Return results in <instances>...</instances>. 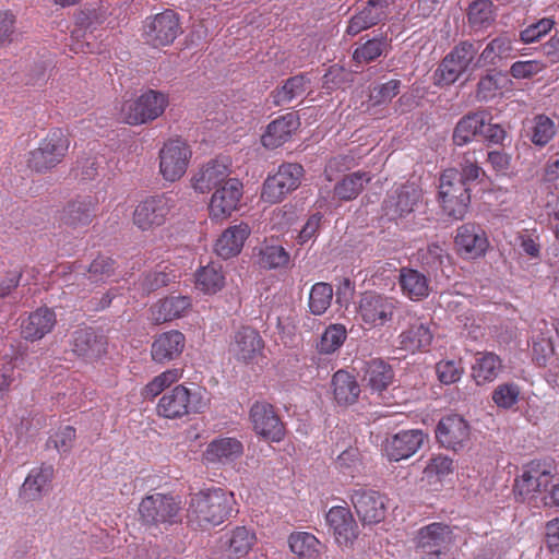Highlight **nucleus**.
<instances>
[{
    "label": "nucleus",
    "mask_w": 559,
    "mask_h": 559,
    "mask_svg": "<svg viewBox=\"0 0 559 559\" xmlns=\"http://www.w3.org/2000/svg\"><path fill=\"white\" fill-rule=\"evenodd\" d=\"M183 376L180 368H171L155 376L141 391L145 400H154L163 393L156 405V413L159 417L166 419H181L193 413H203L209 404L205 392L202 390H190L183 384H177L170 390L174 383H177Z\"/></svg>",
    "instance_id": "1"
},
{
    "label": "nucleus",
    "mask_w": 559,
    "mask_h": 559,
    "mask_svg": "<svg viewBox=\"0 0 559 559\" xmlns=\"http://www.w3.org/2000/svg\"><path fill=\"white\" fill-rule=\"evenodd\" d=\"M236 504L234 492L211 487L191 496L188 519L201 528L217 526L233 513Z\"/></svg>",
    "instance_id": "2"
},
{
    "label": "nucleus",
    "mask_w": 559,
    "mask_h": 559,
    "mask_svg": "<svg viewBox=\"0 0 559 559\" xmlns=\"http://www.w3.org/2000/svg\"><path fill=\"white\" fill-rule=\"evenodd\" d=\"M400 304L394 296L376 290L364 292L356 302V320L366 330L382 329L393 321Z\"/></svg>",
    "instance_id": "3"
},
{
    "label": "nucleus",
    "mask_w": 559,
    "mask_h": 559,
    "mask_svg": "<svg viewBox=\"0 0 559 559\" xmlns=\"http://www.w3.org/2000/svg\"><path fill=\"white\" fill-rule=\"evenodd\" d=\"M168 105L169 97L167 93L147 90L135 98L124 99L121 103L119 116L127 124H145L160 117Z\"/></svg>",
    "instance_id": "4"
},
{
    "label": "nucleus",
    "mask_w": 559,
    "mask_h": 559,
    "mask_svg": "<svg viewBox=\"0 0 559 559\" xmlns=\"http://www.w3.org/2000/svg\"><path fill=\"white\" fill-rule=\"evenodd\" d=\"M459 169H445L440 177L439 197L443 212L454 218L463 219L471 203L469 187L464 183Z\"/></svg>",
    "instance_id": "5"
},
{
    "label": "nucleus",
    "mask_w": 559,
    "mask_h": 559,
    "mask_svg": "<svg viewBox=\"0 0 559 559\" xmlns=\"http://www.w3.org/2000/svg\"><path fill=\"white\" fill-rule=\"evenodd\" d=\"M69 146L68 133L60 128L51 129L39 142L38 147L29 153L28 167L37 173L56 167L67 155Z\"/></svg>",
    "instance_id": "6"
},
{
    "label": "nucleus",
    "mask_w": 559,
    "mask_h": 559,
    "mask_svg": "<svg viewBox=\"0 0 559 559\" xmlns=\"http://www.w3.org/2000/svg\"><path fill=\"white\" fill-rule=\"evenodd\" d=\"M192 150L186 140L171 138L165 141L158 152V170L167 182L180 180L190 164Z\"/></svg>",
    "instance_id": "7"
},
{
    "label": "nucleus",
    "mask_w": 559,
    "mask_h": 559,
    "mask_svg": "<svg viewBox=\"0 0 559 559\" xmlns=\"http://www.w3.org/2000/svg\"><path fill=\"white\" fill-rule=\"evenodd\" d=\"M304 176V168L296 163L282 164L274 175H269L263 182L261 200L275 204L296 190Z\"/></svg>",
    "instance_id": "8"
},
{
    "label": "nucleus",
    "mask_w": 559,
    "mask_h": 559,
    "mask_svg": "<svg viewBox=\"0 0 559 559\" xmlns=\"http://www.w3.org/2000/svg\"><path fill=\"white\" fill-rule=\"evenodd\" d=\"M181 32L180 17L171 9L147 16L143 25L145 40L156 48L173 44Z\"/></svg>",
    "instance_id": "9"
},
{
    "label": "nucleus",
    "mask_w": 559,
    "mask_h": 559,
    "mask_svg": "<svg viewBox=\"0 0 559 559\" xmlns=\"http://www.w3.org/2000/svg\"><path fill=\"white\" fill-rule=\"evenodd\" d=\"M477 48L469 41L457 44L441 61L436 70V81L439 85H451L467 71L475 59Z\"/></svg>",
    "instance_id": "10"
},
{
    "label": "nucleus",
    "mask_w": 559,
    "mask_h": 559,
    "mask_svg": "<svg viewBox=\"0 0 559 559\" xmlns=\"http://www.w3.org/2000/svg\"><path fill=\"white\" fill-rule=\"evenodd\" d=\"M180 510V500L159 492L144 497L139 506V513L143 522L153 525L176 523Z\"/></svg>",
    "instance_id": "11"
},
{
    "label": "nucleus",
    "mask_w": 559,
    "mask_h": 559,
    "mask_svg": "<svg viewBox=\"0 0 559 559\" xmlns=\"http://www.w3.org/2000/svg\"><path fill=\"white\" fill-rule=\"evenodd\" d=\"M173 206L171 198L166 194L146 197L134 207L133 224L142 231L153 230L166 223Z\"/></svg>",
    "instance_id": "12"
},
{
    "label": "nucleus",
    "mask_w": 559,
    "mask_h": 559,
    "mask_svg": "<svg viewBox=\"0 0 559 559\" xmlns=\"http://www.w3.org/2000/svg\"><path fill=\"white\" fill-rule=\"evenodd\" d=\"M265 342L258 330L242 325L230 337L228 352L231 357L241 364H257L263 357Z\"/></svg>",
    "instance_id": "13"
},
{
    "label": "nucleus",
    "mask_w": 559,
    "mask_h": 559,
    "mask_svg": "<svg viewBox=\"0 0 559 559\" xmlns=\"http://www.w3.org/2000/svg\"><path fill=\"white\" fill-rule=\"evenodd\" d=\"M550 465L542 461H532L524 466L522 474L514 480V492L523 501L544 492L552 480Z\"/></svg>",
    "instance_id": "14"
},
{
    "label": "nucleus",
    "mask_w": 559,
    "mask_h": 559,
    "mask_svg": "<svg viewBox=\"0 0 559 559\" xmlns=\"http://www.w3.org/2000/svg\"><path fill=\"white\" fill-rule=\"evenodd\" d=\"M243 194V185L238 178H233L213 190L209 203V216L213 221H224L239 209Z\"/></svg>",
    "instance_id": "15"
},
{
    "label": "nucleus",
    "mask_w": 559,
    "mask_h": 559,
    "mask_svg": "<svg viewBox=\"0 0 559 559\" xmlns=\"http://www.w3.org/2000/svg\"><path fill=\"white\" fill-rule=\"evenodd\" d=\"M408 324L397 336L399 348L411 354L427 353L433 341L431 323L415 312L407 311Z\"/></svg>",
    "instance_id": "16"
},
{
    "label": "nucleus",
    "mask_w": 559,
    "mask_h": 559,
    "mask_svg": "<svg viewBox=\"0 0 559 559\" xmlns=\"http://www.w3.org/2000/svg\"><path fill=\"white\" fill-rule=\"evenodd\" d=\"M250 421L257 435L272 442H280L285 437V427L274 406L267 402H255L249 413Z\"/></svg>",
    "instance_id": "17"
},
{
    "label": "nucleus",
    "mask_w": 559,
    "mask_h": 559,
    "mask_svg": "<svg viewBox=\"0 0 559 559\" xmlns=\"http://www.w3.org/2000/svg\"><path fill=\"white\" fill-rule=\"evenodd\" d=\"M325 520L335 543L341 548H352L359 535V530L349 508L332 507L328 511Z\"/></svg>",
    "instance_id": "18"
},
{
    "label": "nucleus",
    "mask_w": 559,
    "mask_h": 559,
    "mask_svg": "<svg viewBox=\"0 0 559 559\" xmlns=\"http://www.w3.org/2000/svg\"><path fill=\"white\" fill-rule=\"evenodd\" d=\"M454 245L461 257L474 260L485 255L489 247V240L480 225L465 223L457 227Z\"/></svg>",
    "instance_id": "19"
},
{
    "label": "nucleus",
    "mask_w": 559,
    "mask_h": 559,
    "mask_svg": "<svg viewBox=\"0 0 559 559\" xmlns=\"http://www.w3.org/2000/svg\"><path fill=\"white\" fill-rule=\"evenodd\" d=\"M350 501L362 524H377L385 516V497L377 490L354 489Z\"/></svg>",
    "instance_id": "20"
},
{
    "label": "nucleus",
    "mask_w": 559,
    "mask_h": 559,
    "mask_svg": "<svg viewBox=\"0 0 559 559\" xmlns=\"http://www.w3.org/2000/svg\"><path fill=\"white\" fill-rule=\"evenodd\" d=\"M420 199L421 190L416 185H402L389 193L383 211L390 219L403 218L414 212Z\"/></svg>",
    "instance_id": "21"
},
{
    "label": "nucleus",
    "mask_w": 559,
    "mask_h": 559,
    "mask_svg": "<svg viewBox=\"0 0 559 559\" xmlns=\"http://www.w3.org/2000/svg\"><path fill=\"white\" fill-rule=\"evenodd\" d=\"M423 430H402L385 439L383 451L390 461L399 462L413 456L424 444Z\"/></svg>",
    "instance_id": "22"
},
{
    "label": "nucleus",
    "mask_w": 559,
    "mask_h": 559,
    "mask_svg": "<svg viewBox=\"0 0 559 559\" xmlns=\"http://www.w3.org/2000/svg\"><path fill=\"white\" fill-rule=\"evenodd\" d=\"M228 160L212 159L203 165L191 179L192 188L198 193H207L231 180Z\"/></svg>",
    "instance_id": "23"
},
{
    "label": "nucleus",
    "mask_w": 559,
    "mask_h": 559,
    "mask_svg": "<svg viewBox=\"0 0 559 559\" xmlns=\"http://www.w3.org/2000/svg\"><path fill=\"white\" fill-rule=\"evenodd\" d=\"M70 345L76 356L94 361L106 353L107 340L92 328H79L72 333Z\"/></svg>",
    "instance_id": "24"
},
{
    "label": "nucleus",
    "mask_w": 559,
    "mask_h": 559,
    "mask_svg": "<svg viewBox=\"0 0 559 559\" xmlns=\"http://www.w3.org/2000/svg\"><path fill=\"white\" fill-rule=\"evenodd\" d=\"M388 17L386 0H368L348 21L345 33L349 36H356L362 31L385 21Z\"/></svg>",
    "instance_id": "25"
},
{
    "label": "nucleus",
    "mask_w": 559,
    "mask_h": 559,
    "mask_svg": "<svg viewBox=\"0 0 559 559\" xmlns=\"http://www.w3.org/2000/svg\"><path fill=\"white\" fill-rule=\"evenodd\" d=\"M95 209L96 203L90 197L71 200L59 212V224L73 230L86 227L95 217Z\"/></svg>",
    "instance_id": "26"
},
{
    "label": "nucleus",
    "mask_w": 559,
    "mask_h": 559,
    "mask_svg": "<svg viewBox=\"0 0 559 559\" xmlns=\"http://www.w3.org/2000/svg\"><path fill=\"white\" fill-rule=\"evenodd\" d=\"M452 543V530L443 523H430L421 527L417 534V547L425 554H449Z\"/></svg>",
    "instance_id": "27"
},
{
    "label": "nucleus",
    "mask_w": 559,
    "mask_h": 559,
    "mask_svg": "<svg viewBox=\"0 0 559 559\" xmlns=\"http://www.w3.org/2000/svg\"><path fill=\"white\" fill-rule=\"evenodd\" d=\"M186 346V336L178 330L157 334L151 345V357L156 364H167L177 359Z\"/></svg>",
    "instance_id": "28"
},
{
    "label": "nucleus",
    "mask_w": 559,
    "mask_h": 559,
    "mask_svg": "<svg viewBox=\"0 0 559 559\" xmlns=\"http://www.w3.org/2000/svg\"><path fill=\"white\" fill-rule=\"evenodd\" d=\"M436 438L442 447L456 451L469 438L468 424L460 415L445 416L437 426Z\"/></svg>",
    "instance_id": "29"
},
{
    "label": "nucleus",
    "mask_w": 559,
    "mask_h": 559,
    "mask_svg": "<svg viewBox=\"0 0 559 559\" xmlns=\"http://www.w3.org/2000/svg\"><path fill=\"white\" fill-rule=\"evenodd\" d=\"M57 323L55 311L40 307L21 321V335L25 341L36 342L49 334Z\"/></svg>",
    "instance_id": "30"
},
{
    "label": "nucleus",
    "mask_w": 559,
    "mask_h": 559,
    "mask_svg": "<svg viewBox=\"0 0 559 559\" xmlns=\"http://www.w3.org/2000/svg\"><path fill=\"white\" fill-rule=\"evenodd\" d=\"M397 284L404 297L411 301H421L431 293L429 277L409 266H402L399 271Z\"/></svg>",
    "instance_id": "31"
},
{
    "label": "nucleus",
    "mask_w": 559,
    "mask_h": 559,
    "mask_svg": "<svg viewBox=\"0 0 559 559\" xmlns=\"http://www.w3.org/2000/svg\"><path fill=\"white\" fill-rule=\"evenodd\" d=\"M250 235L251 228L249 224L240 222L239 224L231 225L217 238L214 245V251L218 257L225 260L234 258L241 252Z\"/></svg>",
    "instance_id": "32"
},
{
    "label": "nucleus",
    "mask_w": 559,
    "mask_h": 559,
    "mask_svg": "<svg viewBox=\"0 0 559 559\" xmlns=\"http://www.w3.org/2000/svg\"><path fill=\"white\" fill-rule=\"evenodd\" d=\"M243 454V444L240 440L233 437H221L212 440L203 457L209 464L226 465L235 462Z\"/></svg>",
    "instance_id": "33"
},
{
    "label": "nucleus",
    "mask_w": 559,
    "mask_h": 559,
    "mask_svg": "<svg viewBox=\"0 0 559 559\" xmlns=\"http://www.w3.org/2000/svg\"><path fill=\"white\" fill-rule=\"evenodd\" d=\"M255 544V532L246 526H236L227 531L223 537V546L230 559L246 557Z\"/></svg>",
    "instance_id": "34"
},
{
    "label": "nucleus",
    "mask_w": 559,
    "mask_h": 559,
    "mask_svg": "<svg viewBox=\"0 0 559 559\" xmlns=\"http://www.w3.org/2000/svg\"><path fill=\"white\" fill-rule=\"evenodd\" d=\"M52 478L53 467L51 465H41L31 469L22 485L21 496L27 501L40 500L49 491Z\"/></svg>",
    "instance_id": "35"
},
{
    "label": "nucleus",
    "mask_w": 559,
    "mask_h": 559,
    "mask_svg": "<svg viewBox=\"0 0 559 559\" xmlns=\"http://www.w3.org/2000/svg\"><path fill=\"white\" fill-rule=\"evenodd\" d=\"M299 127V120L294 114H286L273 120L262 135V144L267 148H276L286 143Z\"/></svg>",
    "instance_id": "36"
},
{
    "label": "nucleus",
    "mask_w": 559,
    "mask_h": 559,
    "mask_svg": "<svg viewBox=\"0 0 559 559\" xmlns=\"http://www.w3.org/2000/svg\"><path fill=\"white\" fill-rule=\"evenodd\" d=\"M515 57L513 40L508 34L491 39L480 52L476 66H499L503 60Z\"/></svg>",
    "instance_id": "37"
},
{
    "label": "nucleus",
    "mask_w": 559,
    "mask_h": 559,
    "mask_svg": "<svg viewBox=\"0 0 559 559\" xmlns=\"http://www.w3.org/2000/svg\"><path fill=\"white\" fill-rule=\"evenodd\" d=\"M188 296L166 297L151 307V318L155 323H164L183 317L191 308Z\"/></svg>",
    "instance_id": "38"
},
{
    "label": "nucleus",
    "mask_w": 559,
    "mask_h": 559,
    "mask_svg": "<svg viewBox=\"0 0 559 559\" xmlns=\"http://www.w3.org/2000/svg\"><path fill=\"white\" fill-rule=\"evenodd\" d=\"M487 117V114L484 111L472 112L462 117L453 130V143L457 146H463L480 136L486 126Z\"/></svg>",
    "instance_id": "39"
},
{
    "label": "nucleus",
    "mask_w": 559,
    "mask_h": 559,
    "mask_svg": "<svg viewBox=\"0 0 559 559\" xmlns=\"http://www.w3.org/2000/svg\"><path fill=\"white\" fill-rule=\"evenodd\" d=\"M332 388L334 400L340 406L355 404L360 394V385L355 376L345 370H338L333 374Z\"/></svg>",
    "instance_id": "40"
},
{
    "label": "nucleus",
    "mask_w": 559,
    "mask_h": 559,
    "mask_svg": "<svg viewBox=\"0 0 559 559\" xmlns=\"http://www.w3.org/2000/svg\"><path fill=\"white\" fill-rule=\"evenodd\" d=\"M393 378L394 371L384 360L374 358L366 362L364 381L372 392L380 394L385 391L392 383Z\"/></svg>",
    "instance_id": "41"
},
{
    "label": "nucleus",
    "mask_w": 559,
    "mask_h": 559,
    "mask_svg": "<svg viewBox=\"0 0 559 559\" xmlns=\"http://www.w3.org/2000/svg\"><path fill=\"white\" fill-rule=\"evenodd\" d=\"M502 369L501 358L492 352H478L472 366V377L478 385L492 382Z\"/></svg>",
    "instance_id": "42"
},
{
    "label": "nucleus",
    "mask_w": 559,
    "mask_h": 559,
    "mask_svg": "<svg viewBox=\"0 0 559 559\" xmlns=\"http://www.w3.org/2000/svg\"><path fill=\"white\" fill-rule=\"evenodd\" d=\"M288 545L298 559H320L321 557L322 544L311 533H292L288 537Z\"/></svg>",
    "instance_id": "43"
},
{
    "label": "nucleus",
    "mask_w": 559,
    "mask_h": 559,
    "mask_svg": "<svg viewBox=\"0 0 559 559\" xmlns=\"http://www.w3.org/2000/svg\"><path fill=\"white\" fill-rule=\"evenodd\" d=\"M310 80L306 74H298L285 81V83L271 93L273 104L283 106L289 104L293 99L305 94Z\"/></svg>",
    "instance_id": "44"
},
{
    "label": "nucleus",
    "mask_w": 559,
    "mask_h": 559,
    "mask_svg": "<svg viewBox=\"0 0 559 559\" xmlns=\"http://www.w3.org/2000/svg\"><path fill=\"white\" fill-rule=\"evenodd\" d=\"M371 176L366 171H355L345 176L334 186V197L340 201H352L362 191Z\"/></svg>",
    "instance_id": "45"
},
{
    "label": "nucleus",
    "mask_w": 559,
    "mask_h": 559,
    "mask_svg": "<svg viewBox=\"0 0 559 559\" xmlns=\"http://www.w3.org/2000/svg\"><path fill=\"white\" fill-rule=\"evenodd\" d=\"M195 285L206 294H215L225 285V275L222 265L210 263L198 270L195 274Z\"/></svg>",
    "instance_id": "46"
},
{
    "label": "nucleus",
    "mask_w": 559,
    "mask_h": 559,
    "mask_svg": "<svg viewBox=\"0 0 559 559\" xmlns=\"http://www.w3.org/2000/svg\"><path fill=\"white\" fill-rule=\"evenodd\" d=\"M556 133V123L552 119L543 114L535 116L527 128V136L531 142L539 147L547 145Z\"/></svg>",
    "instance_id": "47"
},
{
    "label": "nucleus",
    "mask_w": 559,
    "mask_h": 559,
    "mask_svg": "<svg viewBox=\"0 0 559 559\" xmlns=\"http://www.w3.org/2000/svg\"><path fill=\"white\" fill-rule=\"evenodd\" d=\"M455 471V463L453 459L444 454L432 455L423 474L430 484L442 483Z\"/></svg>",
    "instance_id": "48"
},
{
    "label": "nucleus",
    "mask_w": 559,
    "mask_h": 559,
    "mask_svg": "<svg viewBox=\"0 0 559 559\" xmlns=\"http://www.w3.org/2000/svg\"><path fill=\"white\" fill-rule=\"evenodd\" d=\"M389 47L386 36L380 35L358 46L353 52V59L358 63H369L382 56Z\"/></svg>",
    "instance_id": "49"
},
{
    "label": "nucleus",
    "mask_w": 559,
    "mask_h": 559,
    "mask_svg": "<svg viewBox=\"0 0 559 559\" xmlns=\"http://www.w3.org/2000/svg\"><path fill=\"white\" fill-rule=\"evenodd\" d=\"M347 338V330L344 324H330L322 333L317 344L320 354H333L338 350Z\"/></svg>",
    "instance_id": "50"
},
{
    "label": "nucleus",
    "mask_w": 559,
    "mask_h": 559,
    "mask_svg": "<svg viewBox=\"0 0 559 559\" xmlns=\"http://www.w3.org/2000/svg\"><path fill=\"white\" fill-rule=\"evenodd\" d=\"M333 299L332 285L324 282L316 283L309 293L308 307L314 316H322L330 308Z\"/></svg>",
    "instance_id": "51"
},
{
    "label": "nucleus",
    "mask_w": 559,
    "mask_h": 559,
    "mask_svg": "<svg viewBox=\"0 0 559 559\" xmlns=\"http://www.w3.org/2000/svg\"><path fill=\"white\" fill-rule=\"evenodd\" d=\"M290 254L280 245H265L259 253V264L266 270L288 266Z\"/></svg>",
    "instance_id": "52"
},
{
    "label": "nucleus",
    "mask_w": 559,
    "mask_h": 559,
    "mask_svg": "<svg viewBox=\"0 0 559 559\" xmlns=\"http://www.w3.org/2000/svg\"><path fill=\"white\" fill-rule=\"evenodd\" d=\"M468 22L475 27H486L495 21V10L491 0H475L469 4Z\"/></svg>",
    "instance_id": "53"
},
{
    "label": "nucleus",
    "mask_w": 559,
    "mask_h": 559,
    "mask_svg": "<svg viewBox=\"0 0 559 559\" xmlns=\"http://www.w3.org/2000/svg\"><path fill=\"white\" fill-rule=\"evenodd\" d=\"M401 81L392 79L385 83L376 85L369 95V99L372 105L379 106L390 103L401 90Z\"/></svg>",
    "instance_id": "54"
},
{
    "label": "nucleus",
    "mask_w": 559,
    "mask_h": 559,
    "mask_svg": "<svg viewBox=\"0 0 559 559\" xmlns=\"http://www.w3.org/2000/svg\"><path fill=\"white\" fill-rule=\"evenodd\" d=\"M520 388L515 383L499 384L492 392L493 403L504 409H509L518 403Z\"/></svg>",
    "instance_id": "55"
},
{
    "label": "nucleus",
    "mask_w": 559,
    "mask_h": 559,
    "mask_svg": "<svg viewBox=\"0 0 559 559\" xmlns=\"http://www.w3.org/2000/svg\"><path fill=\"white\" fill-rule=\"evenodd\" d=\"M177 277V274L174 270H164L153 271L144 275L142 280V289L150 294L154 290H157L164 286H167L169 283L174 282Z\"/></svg>",
    "instance_id": "56"
},
{
    "label": "nucleus",
    "mask_w": 559,
    "mask_h": 559,
    "mask_svg": "<svg viewBox=\"0 0 559 559\" xmlns=\"http://www.w3.org/2000/svg\"><path fill=\"white\" fill-rule=\"evenodd\" d=\"M114 270L115 261L109 257L99 255L91 263L87 277L92 283L103 282L114 274Z\"/></svg>",
    "instance_id": "57"
},
{
    "label": "nucleus",
    "mask_w": 559,
    "mask_h": 559,
    "mask_svg": "<svg viewBox=\"0 0 559 559\" xmlns=\"http://www.w3.org/2000/svg\"><path fill=\"white\" fill-rule=\"evenodd\" d=\"M76 438V431L72 426H64L58 429L48 438L47 445L52 447L60 453H69Z\"/></svg>",
    "instance_id": "58"
},
{
    "label": "nucleus",
    "mask_w": 559,
    "mask_h": 559,
    "mask_svg": "<svg viewBox=\"0 0 559 559\" xmlns=\"http://www.w3.org/2000/svg\"><path fill=\"white\" fill-rule=\"evenodd\" d=\"M555 26V21L550 17H543L539 21L528 25L520 32V39L525 44L537 41L547 35Z\"/></svg>",
    "instance_id": "59"
},
{
    "label": "nucleus",
    "mask_w": 559,
    "mask_h": 559,
    "mask_svg": "<svg viewBox=\"0 0 559 559\" xmlns=\"http://www.w3.org/2000/svg\"><path fill=\"white\" fill-rule=\"evenodd\" d=\"M463 367L460 361L441 360L436 365L438 379L443 384H452L457 382L463 374Z\"/></svg>",
    "instance_id": "60"
},
{
    "label": "nucleus",
    "mask_w": 559,
    "mask_h": 559,
    "mask_svg": "<svg viewBox=\"0 0 559 559\" xmlns=\"http://www.w3.org/2000/svg\"><path fill=\"white\" fill-rule=\"evenodd\" d=\"M545 68L546 64L539 60L515 61L510 67V75L516 80L531 79Z\"/></svg>",
    "instance_id": "61"
},
{
    "label": "nucleus",
    "mask_w": 559,
    "mask_h": 559,
    "mask_svg": "<svg viewBox=\"0 0 559 559\" xmlns=\"http://www.w3.org/2000/svg\"><path fill=\"white\" fill-rule=\"evenodd\" d=\"M444 250L440 245L431 243L420 249L418 259L421 265L428 270H437L443 262Z\"/></svg>",
    "instance_id": "62"
},
{
    "label": "nucleus",
    "mask_w": 559,
    "mask_h": 559,
    "mask_svg": "<svg viewBox=\"0 0 559 559\" xmlns=\"http://www.w3.org/2000/svg\"><path fill=\"white\" fill-rule=\"evenodd\" d=\"M459 173L460 176H462L463 181H465L464 183L468 187L484 174L481 167L478 166L475 152H467L463 155L461 170H459Z\"/></svg>",
    "instance_id": "63"
},
{
    "label": "nucleus",
    "mask_w": 559,
    "mask_h": 559,
    "mask_svg": "<svg viewBox=\"0 0 559 559\" xmlns=\"http://www.w3.org/2000/svg\"><path fill=\"white\" fill-rule=\"evenodd\" d=\"M554 354V345L550 338L542 337L538 341H534L532 345V359L533 361L544 367L548 359Z\"/></svg>",
    "instance_id": "64"
}]
</instances>
